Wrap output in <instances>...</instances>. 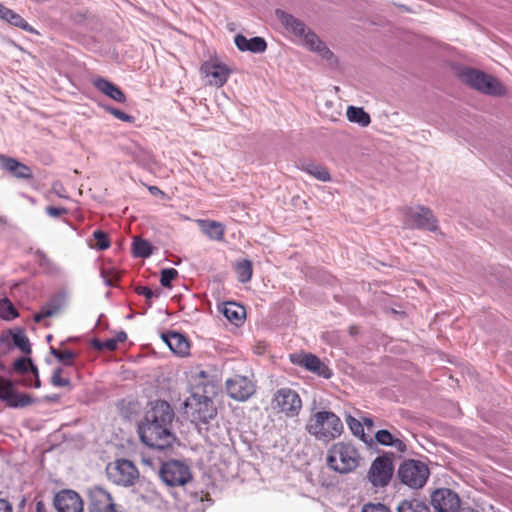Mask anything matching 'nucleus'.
Returning a JSON list of instances; mask_svg holds the SVG:
<instances>
[{"mask_svg": "<svg viewBox=\"0 0 512 512\" xmlns=\"http://www.w3.org/2000/svg\"><path fill=\"white\" fill-rule=\"evenodd\" d=\"M174 416V410L167 401L151 402V408L146 411L144 420L138 428L141 441L158 450L171 447L176 440L172 432Z\"/></svg>", "mask_w": 512, "mask_h": 512, "instance_id": "nucleus-1", "label": "nucleus"}, {"mask_svg": "<svg viewBox=\"0 0 512 512\" xmlns=\"http://www.w3.org/2000/svg\"><path fill=\"white\" fill-rule=\"evenodd\" d=\"M275 15L284 29L297 37L306 48L317 53L328 62V65L334 66L337 64L333 52L302 20L280 9L275 11Z\"/></svg>", "mask_w": 512, "mask_h": 512, "instance_id": "nucleus-2", "label": "nucleus"}, {"mask_svg": "<svg viewBox=\"0 0 512 512\" xmlns=\"http://www.w3.org/2000/svg\"><path fill=\"white\" fill-rule=\"evenodd\" d=\"M341 419L332 411H318L312 414L306 423V431L317 440L330 442L343 432Z\"/></svg>", "mask_w": 512, "mask_h": 512, "instance_id": "nucleus-3", "label": "nucleus"}, {"mask_svg": "<svg viewBox=\"0 0 512 512\" xmlns=\"http://www.w3.org/2000/svg\"><path fill=\"white\" fill-rule=\"evenodd\" d=\"M359 459V453L353 445L338 442L329 448L326 460L329 468L338 473L346 474L358 467Z\"/></svg>", "mask_w": 512, "mask_h": 512, "instance_id": "nucleus-4", "label": "nucleus"}, {"mask_svg": "<svg viewBox=\"0 0 512 512\" xmlns=\"http://www.w3.org/2000/svg\"><path fill=\"white\" fill-rule=\"evenodd\" d=\"M460 80L469 87L491 96H503L505 87L495 77L478 69L464 67L458 72Z\"/></svg>", "mask_w": 512, "mask_h": 512, "instance_id": "nucleus-5", "label": "nucleus"}, {"mask_svg": "<svg viewBox=\"0 0 512 512\" xmlns=\"http://www.w3.org/2000/svg\"><path fill=\"white\" fill-rule=\"evenodd\" d=\"M430 471L426 464L419 460H405L397 471L401 483L413 488H422L428 480Z\"/></svg>", "mask_w": 512, "mask_h": 512, "instance_id": "nucleus-6", "label": "nucleus"}, {"mask_svg": "<svg viewBox=\"0 0 512 512\" xmlns=\"http://www.w3.org/2000/svg\"><path fill=\"white\" fill-rule=\"evenodd\" d=\"M108 479L118 486H133L138 478L139 471L134 463L127 459H117L106 467Z\"/></svg>", "mask_w": 512, "mask_h": 512, "instance_id": "nucleus-7", "label": "nucleus"}, {"mask_svg": "<svg viewBox=\"0 0 512 512\" xmlns=\"http://www.w3.org/2000/svg\"><path fill=\"white\" fill-rule=\"evenodd\" d=\"M185 413L191 418L192 422L208 423L216 416V408L212 399L205 395L192 394L184 402Z\"/></svg>", "mask_w": 512, "mask_h": 512, "instance_id": "nucleus-8", "label": "nucleus"}, {"mask_svg": "<svg viewBox=\"0 0 512 512\" xmlns=\"http://www.w3.org/2000/svg\"><path fill=\"white\" fill-rule=\"evenodd\" d=\"M161 480L167 486H183L192 480L190 467L180 460H169L162 463L159 470Z\"/></svg>", "mask_w": 512, "mask_h": 512, "instance_id": "nucleus-9", "label": "nucleus"}, {"mask_svg": "<svg viewBox=\"0 0 512 512\" xmlns=\"http://www.w3.org/2000/svg\"><path fill=\"white\" fill-rule=\"evenodd\" d=\"M272 404L288 417L297 416L302 409V400L299 394L287 387L280 388L274 393Z\"/></svg>", "mask_w": 512, "mask_h": 512, "instance_id": "nucleus-10", "label": "nucleus"}, {"mask_svg": "<svg viewBox=\"0 0 512 512\" xmlns=\"http://www.w3.org/2000/svg\"><path fill=\"white\" fill-rule=\"evenodd\" d=\"M407 223L420 230L435 232L438 229V222L431 209L425 206L408 207L405 209Z\"/></svg>", "mask_w": 512, "mask_h": 512, "instance_id": "nucleus-11", "label": "nucleus"}, {"mask_svg": "<svg viewBox=\"0 0 512 512\" xmlns=\"http://www.w3.org/2000/svg\"><path fill=\"white\" fill-rule=\"evenodd\" d=\"M393 463L387 456H378L368 471V480L374 487H385L393 475Z\"/></svg>", "mask_w": 512, "mask_h": 512, "instance_id": "nucleus-12", "label": "nucleus"}, {"mask_svg": "<svg viewBox=\"0 0 512 512\" xmlns=\"http://www.w3.org/2000/svg\"><path fill=\"white\" fill-rule=\"evenodd\" d=\"M431 504L435 512H459V495L449 488H438L431 494Z\"/></svg>", "mask_w": 512, "mask_h": 512, "instance_id": "nucleus-13", "label": "nucleus"}, {"mask_svg": "<svg viewBox=\"0 0 512 512\" xmlns=\"http://www.w3.org/2000/svg\"><path fill=\"white\" fill-rule=\"evenodd\" d=\"M56 512H84L81 496L72 489H62L53 497Z\"/></svg>", "mask_w": 512, "mask_h": 512, "instance_id": "nucleus-14", "label": "nucleus"}, {"mask_svg": "<svg viewBox=\"0 0 512 512\" xmlns=\"http://www.w3.org/2000/svg\"><path fill=\"white\" fill-rule=\"evenodd\" d=\"M0 399L13 408H23L35 402L30 395L17 392L13 382L5 379L0 381Z\"/></svg>", "mask_w": 512, "mask_h": 512, "instance_id": "nucleus-15", "label": "nucleus"}, {"mask_svg": "<svg viewBox=\"0 0 512 512\" xmlns=\"http://www.w3.org/2000/svg\"><path fill=\"white\" fill-rule=\"evenodd\" d=\"M227 394L234 400L246 401L255 393V386L245 376H235L226 381Z\"/></svg>", "mask_w": 512, "mask_h": 512, "instance_id": "nucleus-16", "label": "nucleus"}, {"mask_svg": "<svg viewBox=\"0 0 512 512\" xmlns=\"http://www.w3.org/2000/svg\"><path fill=\"white\" fill-rule=\"evenodd\" d=\"M89 512H115V504L108 491L95 486L88 490Z\"/></svg>", "mask_w": 512, "mask_h": 512, "instance_id": "nucleus-17", "label": "nucleus"}, {"mask_svg": "<svg viewBox=\"0 0 512 512\" xmlns=\"http://www.w3.org/2000/svg\"><path fill=\"white\" fill-rule=\"evenodd\" d=\"M291 361L298 364L307 370L316 373L323 378H330L332 375L331 370L325 365L317 356L313 354H292Z\"/></svg>", "mask_w": 512, "mask_h": 512, "instance_id": "nucleus-18", "label": "nucleus"}, {"mask_svg": "<svg viewBox=\"0 0 512 512\" xmlns=\"http://www.w3.org/2000/svg\"><path fill=\"white\" fill-rule=\"evenodd\" d=\"M201 72L210 78L209 83L217 87L223 86L231 73V70L224 64L217 62H205L201 66Z\"/></svg>", "mask_w": 512, "mask_h": 512, "instance_id": "nucleus-19", "label": "nucleus"}, {"mask_svg": "<svg viewBox=\"0 0 512 512\" xmlns=\"http://www.w3.org/2000/svg\"><path fill=\"white\" fill-rule=\"evenodd\" d=\"M0 167L17 179L28 180L33 177L32 169L17 159L0 155Z\"/></svg>", "mask_w": 512, "mask_h": 512, "instance_id": "nucleus-20", "label": "nucleus"}, {"mask_svg": "<svg viewBox=\"0 0 512 512\" xmlns=\"http://www.w3.org/2000/svg\"><path fill=\"white\" fill-rule=\"evenodd\" d=\"M162 339L173 353L179 356H186L189 354L190 344L183 334L170 331L163 333Z\"/></svg>", "mask_w": 512, "mask_h": 512, "instance_id": "nucleus-21", "label": "nucleus"}, {"mask_svg": "<svg viewBox=\"0 0 512 512\" xmlns=\"http://www.w3.org/2000/svg\"><path fill=\"white\" fill-rule=\"evenodd\" d=\"M13 369L15 372L19 374H26L28 372H31L34 376V384L33 386L35 388H39L41 386V381L39 379V372L38 368L33 364L31 358L26 357H20L13 363ZM23 385L27 387L32 386V382L29 379L23 380Z\"/></svg>", "mask_w": 512, "mask_h": 512, "instance_id": "nucleus-22", "label": "nucleus"}, {"mask_svg": "<svg viewBox=\"0 0 512 512\" xmlns=\"http://www.w3.org/2000/svg\"><path fill=\"white\" fill-rule=\"evenodd\" d=\"M234 43L240 51H249L252 53H263L267 49V43L262 37L246 38L242 34H237Z\"/></svg>", "mask_w": 512, "mask_h": 512, "instance_id": "nucleus-23", "label": "nucleus"}, {"mask_svg": "<svg viewBox=\"0 0 512 512\" xmlns=\"http://www.w3.org/2000/svg\"><path fill=\"white\" fill-rule=\"evenodd\" d=\"M93 85L98 91L102 92L110 99L119 103L126 102V96L123 91L117 85L108 81L107 79L101 77L96 78L93 80Z\"/></svg>", "mask_w": 512, "mask_h": 512, "instance_id": "nucleus-24", "label": "nucleus"}, {"mask_svg": "<svg viewBox=\"0 0 512 512\" xmlns=\"http://www.w3.org/2000/svg\"><path fill=\"white\" fill-rule=\"evenodd\" d=\"M0 18L10 25L18 27L26 32L37 34L38 32L28 24V22L15 11L7 8L0 3Z\"/></svg>", "mask_w": 512, "mask_h": 512, "instance_id": "nucleus-25", "label": "nucleus"}, {"mask_svg": "<svg viewBox=\"0 0 512 512\" xmlns=\"http://www.w3.org/2000/svg\"><path fill=\"white\" fill-rule=\"evenodd\" d=\"M62 309V300L60 297L55 296L44 306L41 310L34 315V321L40 323L44 318L53 317L57 315Z\"/></svg>", "mask_w": 512, "mask_h": 512, "instance_id": "nucleus-26", "label": "nucleus"}, {"mask_svg": "<svg viewBox=\"0 0 512 512\" xmlns=\"http://www.w3.org/2000/svg\"><path fill=\"white\" fill-rule=\"evenodd\" d=\"M202 231L212 240L222 241L225 234V226L213 220H201Z\"/></svg>", "mask_w": 512, "mask_h": 512, "instance_id": "nucleus-27", "label": "nucleus"}, {"mask_svg": "<svg viewBox=\"0 0 512 512\" xmlns=\"http://www.w3.org/2000/svg\"><path fill=\"white\" fill-rule=\"evenodd\" d=\"M346 115L350 122L357 123L362 127L368 126L371 122L370 115L362 107L349 106Z\"/></svg>", "mask_w": 512, "mask_h": 512, "instance_id": "nucleus-28", "label": "nucleus"}, {"mask_svg": "<svg viewBox=\"0 0 512 512\" xmlns=\"http://www.w3.org/2000/svg\"><path fill=\"white\" fill-rule=\"evenodd\" d=\"M224 316L234 324L242 322L245 316V310L243 306L237 305L234 302H227L223 308Z\"/></svg>", "mask_w": 512, "mask_h": 512, "instance_id": "nucleus-29", "label": "nucleus"}, {"mask_svg": "<svg viewBox=\"0 0 512 512\" xmlns=\"http://www.w3.org/2000/svg\"><path fill=\"white\" fill-rule=\"evenodd\" d=\"M430 512L427 504L419 499L403 500L397 507L396 512Z\"/></svg>", "mask_w": 512, "mask_h": 512, "instance_id": "nucleus-30", "label": "nucleus"}, {"mask_svg": "<svg viewBox=\"0 0 512 512\" xmlns=\"http://www.w3.org/2000/svg\"><path fill=\"white\" fill-rule=\"evenodd\" d=\"M302 170L313 176L319 181L327 182L331 180L329 171L322 165L316 163H309L302 166Z\"/></svg>", "mask_w": 512, "mask_h": 512, "instance_id": "nucleus-31", "label": "nucleus"}, {"mask_svg": "<svg viewBox=\"0 0 512 512\" xmlns=\"http://www.w3.org/2000/svg\"><path fill=\"white\" fill-rule=\"evenodd\" d=\"M13 344L21 350L24 354L28 355L31 353V345L28 337L22 329H16L11 331Z\"/></svg>", "mask_w": 512, "mask_h": 512, "instance_id": "nucleus-32", "label": "nucleus"}, {"mask_svg": "<svg viewBox=\"0 0 512 512\" xmlns=\"http://www.w3.org/2000/svg\"><path fill=\"white\" fill-rule=\"evenodd\" d=\"M236 273L239 282L246 283L251 280L253 266L250 260L244 259L236 264Z\"/></svg>", "mask_w": 512, "mask_h": 512, "instance_id": "nucleus-33", "label": "nucleus"}, {"mask_svg": "<svg viewBox=\"0 0 512 512\" xmlns=\"http://www.w3.org/2000/svg\"><path fill=\"white\" fill-rule=\"evenodd\" d=\"M133 254L135 257L147 258L152 254V246L146 240L135 239L133 242Z\"/></svg>", "mask_w": 512, "mask_h": 512, "instance_id": "nucleus-34", "label": "nucleus"}, {"mask_svg": "<svg viewBox=\"0 0 512 512\" xmlns=\"http://www.w3.org/2000/svg\"><path fill=\"white\" fill-rule=\"evenodd\" d=\"M18 316V311L8 298L0 300V318L4 320H12Z\"/></svg>", "mask_w": 512, "mask_h": 512, "instance_id": "nucleus-35", "label": "nucleus"}, {"mask_svg": "<svg viewBox=\"0 0 512 512\" xmlns=\"http://www.w3.org/2000/svg\"><path fill=\"white\" fill-rule=\"evenodd\" d=\"M346 422L349 426V429L355 436L359 437L365 443L368 442L364 433L363 424L359 420L349 415L346 419Z\"/></svg>", "mask_w": 512, "mask_h": 512, "instance_id": "nucleus-36", "label": "nucleus"}, {"mask_svg": "<svg viewBox=\"0 0 512 512\" xmlns=\"http://www.w3.org/2000/svg\"><path fill=\"white\" fill-rule=\"evenodd\" d=\"M50 353L63 365L72 366V359L75 357V354L71 350L60 351L50 347Z\"/></svg>", "mask_w": 512, "mask_h": 512, "instance_id": "nucleus-37", "label": "nucleus"}, {"mask_svg": "<svg viewBox=\"0 0 512 512\" xmlns=\"http://www.w3.org/2000/svg\"><path fill=\"white\" fill-rule=\"evenodd\" d=\"M178 276V271L174 268H166L161 271L160 283L165 288H171L172 281Z\"/></svg>", "mask_w": 512, "mask_h": 512, "instance_id": "nucleus-38", "label": "nucleus"}, {"mask_svg": "<svg viewBox=\"0 0 512 512\" xmlns=\"http://www.w3.org/2000/svg\"><path fill=\"white\" fill-rule=\"evenodd\" d=\"M93 237L96 240L95 247L98 250H105V249L109 248L110 241H109L108 234L106 232H104L102 230H96L93 233Z\"/></svg>", "mask_w": 512, "mask_h": 512, "instance_id": "nucleus-39", "label": "nucleus"}, {"mask_svg": "<svg viewBox=\"0 0 512 512\" xmlns=\"http://www.w3.org/2000/svg\"><path fill=\"white\" fill-rule=\"evenodd\" d=\"M63 372V369L58 367L54 369L53 374L51 376V383L53 386L56 387H69L70 386V380L67 378H63L61 376Z\"/></svg>", "mask_w": 512, "mask_h": 512, "instance_id": "nucleus-40", "label": "nucleus"}, {"mask_svg": "<svg viewBox=\"0 0 512 512\" xmlns=\"http://www.w3.org/2000/svg\"><path fill=\"white\" fill-rule=\"evenodd\" d=\"M105 110L109 112L111 115H113L118 120H121L123 122L132 123L134 122V117L132 115H129L122 110L112 107V106H106Z\"/></svg>", "mask_w": 512, "mask_h": 512, "instance_id": "nucleus-41", "label": "nucleus"}, {"mask_svg": "<svg viewBox=\"0 0 512 512\" xmlns=\"http://www.w3.org/2000/svg\"><path fill=\"white\" fill-rule=\"evenodd\" d=\"M375 439L381 445L390 446L393 444L394 437L388 430L382 429L376 432Z\"/></svg>", "mask_w": 512, "mask_h": 512, "instance_id": "nucleus-42", "label": "nucleus"}, {"mask_svg": "<svg viewBox=\"0 0 512 512\" xmlns=\"http://www.w3.org/2000/svg\"><path fill=\"white\" fill-rule=\"evenodd\" d=\"M360 512H390V509L380 502H368L361 507Z\"/></svg>", "mask_w": 512, "mask_h": 512, "instance_id": "nucleus-43", "label": "nucleus"}, {"mask_svg": "<svg viewBox=\"0 0 512 512\" xmlns=\"http://www.w3.org/2000/svg\"><path fill=\"white\" fill-rule=\"evenodd\" d=\"M135 292L138 294V295H142L146 298V300H150L151 298H153L154 296H159L160 294V291H158L156 294L154 293V291L149 288L148 286H137L135 288Z\"/></svg>", "mask_w": 512, "mask_h": 512, "instance_id": "nucleus-44", "label": "nucleus"}, {"mask_svg": "<svg viewBox=\"0 0 512 512\" xmlns=\"http://www.w3.org/2000/svg\"><path fill=\"white\" fill-rule=\"evenodd\" d=\"M45 212L53 218H58L64 214H67L68 210L64 207L47 206Z\"/></svg>", "mask_w": 512, "mask_h": 512, "instance_id": "nucleus-45", "label": "nucleus"}, {"mask_svg": "<svg viewBox=\"0 0 512 512\" xmlns=\"http://www.w3.org/2000/svg\"><path fill=\"white\" fill-rule=\"evenodd\" d=\"M193 499L195 502H208L209 504L212 503V499L210 497V495L208 493H204L203 491H201L200 493H195L193 495Z\"/></svg>", "mask_w": 512, "mask_h": 512, "instance_id": "nucleus-46", "label": "nucleus"}, {"mask_svg": "<svg viewBox=\"0 0 512 512\" xmlns=\"http://www.w3.org/2000/svg\"><path fill=\"white\" fill-rule=\"evenodd\" d=\"M103 346L105 350L114 351L117 348V340H114V338L107 339L103 341Z\"/></svg>", "mask_w": 512, "mask_h": 512, "instance_id": "nucleus-47", "label": "nucleus"}, {"mask_svg": "<svg viewBox=\"0 0 512 512\" xmlns=\"http://www.w3.org/2000/svg\"><path fill=\"white\" fill-rule=\"evenodd\" d=\"M13 508L9 501L0 499V512H12Z\"/></svg>", "mask_w": 512, "mask_h": 512, "instance_id": "nucleus-48", "label": "nucleus"}, {"mask_svg": "<svg viewBox=\"0 0 512 512\" xmlns=\"http://www.w3.org/2000/svg\"><path fill=\"white\" fill-rule=\"evenodd\" d=\"M390 446L396 448L399 452H404L406 450L405 443L397 438H394L393 444H391Z\"/></svg>", "mask_w": 512, "mask_h": 512, "instance_id": "nucleus-49", "label": "nucleus"}, {"mask_svg": "<svg viewBox=\"0 0 512 512\" xmlns=\"http://www.w3.org/2000/svg\"><path fill=\"white\" fill-rule=\"evenodd\" d=\"M92 346H93L95 349L99 350V351L105 350V349H104V346H103V341H101V340H99V339H94V340L92 341Z\"/></svg>", "mask_w": 512, "mask_h": 512, "instance_id": "nucleus-50", "label": "nucleus"}, {"mask_svg": "<svg viewBox=\"0 0 512 512\" xmlns=\"http://www.w3.org/2000/svg\"><path fill=\"white\" fill-rule=\"evenodd\" d=\"M127 339V334L124 331H120L117 333L116 338L114 340H117V344L119 342H124Z\"/></svg>", "mask_w": 512, "mask_h": 512, "instance_id": "nucleus-51", "label": "nucleus"}, {"mask_svg": "<svg viewBox=\"0 0 512 512\" xmlns=\"http://www.w3.org/2000/svg\"><path fill=\"white\" fill-rule=\"evenodd\" d=\"M148 189L152 195H164L163 191L157 186H150Z\"/></svg>", "mask_w": 512, "mask_h": 512, "instance_id": "nucleus-52", "label": "nucleus"}, {"mask_svg": "<svg viewBox=\"0 0 512 512\" xmlns=\"http://www.w3.org/2000/svg\"><path fill=\"white\" fill-rule=\"evenodd\" d=\"M36 512H45V505L42 500L36 501Z\"/></svg>", "mask_w": 512, "mask_h": 512, "instance_id": "nucleus-53", "label": "nucleus"}, {"mask_svg": "<svg viewBox=\"0 0 512 512\" xmlns=\"http://www.w3.org/2000/svg\"><path fill=\"white\" fill-rule=\"evenodd\" d=\"M363 424L368 428H372L374 426L373 420L368 417L363 418Z\"/></svg>", "mask_w": 512, "mask_h": 512, "instance_id": "nucleus-54", "label": "nucleus"}, {"mask_svg": "<svg viewBox=\"0 0 512 512\" xmlns=\"http://www.w3.org/2000/svg\"><path fill=\"white\" fill-rule=\"evenodd\" d=\"M45 399L48 401H57L59 399V396L57 394H54L51 396H46Z\"/></svg>", "mask_w": 512, "mask_h": 512, "instance_id": "nucleus-55", "label": "nucleus"}, {"mask_svg": "<svg viewBox=\"0 0 512 512\" xmlns=\"http://www.w3.org/2000/svg\"><path fill=\"white\" fill-rule=\"evenodd\" d=\"M36 254H37L39 257H41L42 259H46V255H45L42 251L38 250V251L36 252Z\"/></svg>", "mask_w": 512, "mask_h": 512, "instance_id": "nucleus-56", "label": "nucleus"}, {"mask_svg": "<svg viewBox=\"0 0 512 512\" xmlns=\"http://www.w3.org/2000/svg\"><path fill=\"white\" fill-rule=\"evenodd\" d=\"M25 502H26V500H25V498H23V499L21 500V502L19 503V508H20V509H23V508H24V506H25Z\"/></svg>", "mask_w": 512, "mask_h": 512, "instance_id": "nucleus-57", "label": "nucleus"}, {"mask_svg": "<svg viewBox=\"0 0 512 512\" xmlns=\"http://www.w3.org/2000/svg\"><path fill=\"white\" fill-rule=\"evenodd\" d=\"M46 339H47V341H48V342H49V341H51V339H52V335H48V336L46 337Z\"/></svg>", "mask_w": 512, "mask_h": 512, "instance_id": "nucleus-58", "label": "nucleus"}, {"mask_svg": "<svg viewBox=\"0 0 512 512\" xmlns=\"http://www.w3.org/2000/svg\"><path fill=\"white\" fill-rule=\"evenodd\" d=\"M509 361H510V362H511V364H512V355H511V358H510V360H509Z\"/></svg>", "mask_w": 512, "mask_h": 512, "instance_id": "nucleus-59", "label": "nucleus"}]
</instances>
